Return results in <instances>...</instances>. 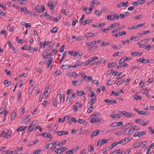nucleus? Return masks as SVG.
<instances>
[{"mask_svg": "<svg viewBox=\"0 0 154 154\" xmlns=\"http://www.w3.org/2000/svg\"><path fill=\"white\" fill-rule=\"evenodd\" d=\"M140 129L139 128H137V126L135 125L131 127L130 130H129L127 134L126 135L127 136H129L131 134V133L133 132V131H134V130H136V131H140Z\"/></svg>", "mask_w": 154, "mask_h": 154, "instance_id": "nucleus-1", "label": "nucleus"}, {"mask_svg": "<svg viewBox=\"0 0 154 154\" xmlns=\"http://www.w3.org/2000/svg\"><path fill=\"white\" fill-rule=\"evenodd\" d=\"M42 136L44 137L49 138L51 139L52 137V136L51 134L48 133H42L39 134V136Z\"/></svg>", "mask_w": 154, "mask_h": 154, "instance_id": "nucleus-2", "label": "nucleus"}, {"mask_svg": "<svg viewBox=\"0 0 154 154\" xmlns=\"http://www.w3.org/2000/svg\"><path fill=\"white\" fill-rule=\"evenodd\" d=\"M67 148L66 147H63L60 148L59 149H58L55 151L56 153L58 154H60L63 152L64 151L66 150Z\"/></svg>", "mask_w": 154, "mask_h": 154, "instance_id": "nucleus-3", "label": "nucleus"}, {"mask_svg": "<svg viewBox=\"0 0 154 154\" xmlns=\"http://www.w3.org/2000/svg\"><path fill=\"white\" fill-rule=\"evenodd\" d=\"M122 93L123 94L124 93V92L122 89H120L117 92H116L112 91V92L111 95H112V94H113L114 96H118L120 94Z\"/></svg>", "mask_w": 154, "mask_h": 154, "instance_id": "nucleus-4", "label": "nucleus"}, {"mask_svg": "<svg viewBox=\"0 0 154 154\" xmlns=\"http://www.w3.org/2000/svg\"><path fill=\"white\" fill-rule=\"evenodd\" d=\"M121 113L127 117H128L131 116H132L131 117L134 116V115L131 114L129 112H126L125 111H122L121 112Z\"/></svg>", "mask_w": 154, "mask_h": 154, "instance_id": "nucleus-5", "label": "nucleus"}, {"mask_svg": "<svg viewBox=\"0 0 154 154\" xmlns=\"http://www.w3.org/2000/svg\"><path fill=\"white\" fill-rule=\"evenodd\" d=\"M122 122H113L110 125V127H116L118 126L122 125Z\"/></svg>", "mask_w": 154, "mask_h": 154, "instance_id": "nucleus-6", "label": "nucleus"}, {"mask_svg": "<svg viewBox=\"0 0 154 154\" xmlns=\"http://www.w3.org/2000/svg\"><path fill=\"white\" fill-rule=\"evenodd\" d=\"M104 101L109 105L111 104L112 103L116 104L117 102V101L114 100H110L109 99H106Z\"/></svg>", "mask_w": 154, "mask_h": 154, "instance_id": "nucleus-7", "label": "nucleus"}, {"mask_svg": "<svg viewBox=\"0 0 154 154\" xmlns=\"http://www.w3.org/2000/svg\"><path fill=\"white\" fill-rule=\"evenodd\" d=\"M95 34L93 32H90L86 34L85 35V37H87V39L94 37Z\"/></svg>", "mask_w": 154, "mask_h": 154, "instance_id": "nucleus-8", "label": "nucleus"}, {"mask_svg": "<svg viewBox=\"0 0 154 154\" xmlns=\"http://www.w3.org/2000/svg\"><path fill=\"white\" fill-rule=\"evenodd\" d=\"M57 133L58 135L60 136L68 134V132L66 131H58L57 132Z\"/></svg>", "mask_w": 154, "mask_h": 154, "instance_id": "nucleus-9", "label": "nucleus"}, {"mask_svg": "<svg viewBox=\"0 0 154 154\" xmlns=\"http://www.w3.org/2000/svg\"><path fill=\"white\" fill-rule=\"evenodd\" d=\"M78 52H75L73 51H69L68 54L71 56H73L75 57H76L77 56L78 54Z\"/></svg>", "mask_w": 154, "mask_h": 154, "instance_id": "nucleus-10", "label": "nucleus"}, {"mask_svg": "<svg viewBox=\"0 0 154 154\" xmlns=\"http://www.w3.org/2000/svg\"><path fill=\"white\" fill-rule=\"evenodd\" d=\"M133 125L132 123H129L125 124L122 127V129L123 130H126L131 125Z\"/></svg>", "mask_w": 154, "mask_h": 154, "instance_id": "nucleus-11", "label": "nucleus"}, {"mask_svg": "<svg viewBox=\"0 0 154 154\" xmlns=\"http://www.w3.org/2000/svg\"><path fill=\"white\" fill-rule=\"evenodd\" d=\"M141 147V143L140 142L134 144L132 146V149H134L137 147L140 148Z\"/></svg>", "mask_w": 154, "mask_h": 154, "instance_id": "nucleus-12", "label": "nucleus"}, {"mask_svg": "<svg viewBox=\"0 0 154 154\" xmlns=\"http://www.w3.org/2000/svg\"><path fill=\"white\" fill-rule=\"evenodd\" d=\"M101 119L99 117H97L95 119H92L91 120V122L93 123V122L97 123L100 122Z\"/></svg>", "mask_w": 154, "mask_h": 154, "instance_id": "nucleus-13", "label": "nucleus"}, {"mask_svg": "<svg viewBox=\"0 0 154 154\" xmlns=\"http://www.w3.org/2000/svg\"><path fill=\"white\" fill-rule=\"evenodd\" d=\"M100 132V131L99 130H96L91 134V137L92 138L96 136Z\"/></svg>", "mask_w": 154, "mask_h": 154, "instance_id": "nucleus-14", "label": "nucleus"}, {"mask_svg": "<svg viewBox=\"0 0 154 154\" xmlns=\"http://www.w3.org/2000/svg\"><path fill=\"white\" fill-rule=\"evenodd\" d=\"M135 122L136 123H139L141 125L143 126L144 125V122L142 119H138L135 120Z\"/></svg>", "mask_w": 154, "mask_h": 154, "instance_id": "nucleus-15", "label": "nucleus"}, {"mask_svg": "<svg viewBox=\"0 0 154 154\" xmlns=\"http://www.w3.org/2000/svg\"><path fill=\"white\" fill-rule=\"evenodd\" d=\"M78 122L79 124H82L84 125H86L87 124V122L85 120L83 119H79Z\"/></svg>", "mask_w": 154, "mask_h": 154, "instance_id": "nucleus-16", "label": "nucleus"}, {"mask_svg": "<svg viewBox=\"0 0 154 154\" xmlns=\"http://www.w3.org/2000/svg\"><path fill=\"white\" fill-rule=\"evenodd\" d=\"M107 140L106 139H104L98 141V143H100V145H102L105 143H107Z\"/></svg>", "mask_w": 154, "mask_h": 154, "instance_id": "nucleus-17", "label": "nucleus"}, {"mask_svg": "<svg viewBox=\"0 0 154 154\" xmlns=\"http://www.w3.org/2000/svg\"><path fill=\"white\" fill-rule=\"evenodd\" d=\"M30 115H28V116H27L26 118L25 119H23L22 120H23V121L24 122H29L30 121Z\"/></svg>", "mask_w": 154, "mask_h": 154, "instance_id": "nucleus-18", "label": "nucleus"}, {"mask_svg": "<svg viewBox=\"0 0 154 154\" xmlns=\"http://www.w3.org/2000/svg\"><path fill=\"white\" fill-rule=\"evenodd\" d=\"M67 54L66 52H64L63 54V57L60 59V63L64 59L66 58V54Z\"/></svg>", "mask_w": 154, "mask_h": 154, "instance_id": "nucleus-19", "label": "nucleus"}, {"mask_svg": "<svg viewBox=\"0 0 154 154\" xmlns=\"http://www.w3.org/2000/svg\"><path fill=\"white\" fill-rule=\"evenodd\" d=\"M69 116H66L64 117L63 119H62L61 118H59L58 120V122H64L66 120L68 119L69 118Z\"/></svg>", "mask_w": 154, "mask_h": 154, "instance_id": "nucleus-20", "label": "nucleus"}, {"mask_svg": "<svg viewBox=\"0 0 154 154\" xmlns=\"http://www.w3.org/2000/svg\"><path fill=\"white\" fill-rule=\"evenodd\" d=\"M144 92L143 94H145L146 96L147 97H149L150 96V94L149 93L148 90L146 89L145 88V89H143Z\"/></svg>", "mask_w": 154, "mask_h": 154, "instance_id": "nucleus-21", "label": "nucleus"}, {"mask_svg": "<svg viewBox=\"0 0 154 154\" xmlns=\"http://www.w3.org/2000/svg\"><path fill=\"white\" fill-rule=\"evenodd\" d=\"M92 22V20H88L84 21L82 22V24L83 25H85L87 24H89Z\"/></svg>", "mask_w": 154, "mask_h": 154, "instance_id": "nucleus-22", "label": "nucleus"}, {"mask_svg": "<svg viewBox=\"0 0 154 154\" xmlns=\"http://www.w3.org/2000/svg\"><path fill=\"white\" fill-rule=\"evenodd\" d=\"M96 43V41H93L92 42H86L85 43V44L86 45H88V46H91L92 45H94V44H95Z\"/></svg>", "mask_w": 154, "mask_h": 154, "instance_id": "nucleus-23", "label": "nucleus"}, {"mask_svg": "<svg viewBox=\"0 0 154 154\" xmlns=\"http://www.w3.org/2000/svg\"><path fill=\"white\" fill-rule=\"evenodd\" d=\"M21 24L22 25L25 26L26 27H30L31 26V23H27L25 22H22L21 23Z\"/></svg>", "mask_w": 154, "mask_h": 154, "instance_id": "nucleus-24", "label": "nucleus"}, {"mask_svg": "<svg viewBox=\"0 0 154 154\" xmlns=\"http://www.w3.org/2000/svg\"><path fill=\"white\" fill-rule=\"evenodd\" d=\"M121 115H119V114H115L113 115H110V116L112 119L115 118L117 117H118V118H119L120 117Z\"/></svg>", "mask_w": 154, "mask_h": 154, "instance_id": "nucleus-25", "label": "nucleus"}, {"mask_svg": "<svg viewBox=\"0 0 154 154\" xmlns=\"http://www.w3.org/2000/svg\"><path fill=\"white\" fill-rule=\"evenodd\" d=\"M61 68L64 70H68L69 69V68L68 67V66L67 65H62L61 66Z\"/></svg>", "mask_w": 154, "mask_h": 154, "instance_id": "nucleus-26", "label": "nucleus"}, {"mask_svg": "<svg viewBox=\"0 0 154 154\" xmlns=\"http://www.w3.org/2000/svg\"><path fill=\"white\" fill-rule=\"evenodd\" d=\"M77 95L79 96H80L84 94H86L85 92L81 91H78L77 92Z\"/></svg>", "mask_w": 154, "mask_h": 154, "instance_id": "nucleus-27", "label": "nucleus"}, {"mask_svg": "<svg viewBox=\"0 0 154 154\" xmlns=\"http://www.w3.org/2000/svg\"><path fill=\"white\" fill-rule=\"evenodd\" d=\"M113 17V15H108L107 17V19L109 20H114V19Z\"/></svg>", "mask_w": 154, "mask_h": 154, "instance_id": "nucleus-28", "label": "nucleus"}, {"mask_svg": "<svg viewBox=\"0 0 154 154\" xmlns=\"http://www.w3.org/2000/svg\"><path fill=\"white\" fill-rule=\"evenodd\" d=\"M16 112L15 111H14L13 113L11 115V120H12L15 118L16 117Z\"/></svg>", "mask_w": 154, "mask_h": 154, "instance_id": "nucleus-29", "label": "nucleus"}, {"mask_svg": "<svg viewBox=\"0 0 154 154\" xmlns=\"http://www.w3.org/2000/svg\"><path fill=\"white\" fill-rule=\"evenodd\" d=\"M139 40V38L137 36H132L130 38V40L131 41L132 40H134V41H137Z\"/></svg>", "mask_w": 154, "mask_h": 154, "instance_id": "nucleus-30", "label": "nucleus"}, {"mask_svg": "<svg viewBox=\"0 0 154 154\" xmlns=\"http://www.w3.org/2000/svg\"><path fill=\"white\" fill-rule=\"evenodd\" d=\"M118 144H125L126 143V138H124L123 139H122V140H120L119 142H118Z\"/></svg>", "mask_w": 154, "mask_h": 154, "instance_id": "nucleus-31", "label": "nucleus"}, {"mask_svg": "<svg viewBox=\"0 0 154 154\" xmlns=\"http://www.w3.org/2000/svg\"><path fill=\"white\" fill-rule=\"evenodd\" d=\"M137 61L138 62H141L142 63H146V60L143 58H141L137 60Z\"/></svg>", "mask_w": 154, "mask_h": 154, "instance_id": "nucleus-32", "label": "nucleus"}, {"mask_svg": "<svg viewBox=\"0 0 154 154\" xmlns=\"http://www.w3.org/2000/svg\"><path fill=\"white\" fill-rule=\"evenodd\" d=\"M120 23H114V24H111L110 26V28H113L116 27V26H117L120 25Z\"/></svg>", "mask_w": 154, "mask_h": 154, "instance_id": "nucleus-33", "label": "nucleus"}, {"mask_svg": "<svg viewBox=\"0 0 154 154\" xmlns=\"http://www.w3.org/2000/svg\"><path fill=\"white\" fill-rule=\"evenodd\" d=\"M83 64V62L81 61L78 60L76 63V65H77V66H81Z\"/></svg>", "mask_w": 154, "mask_h": 154, "instance_id": "nucleus-34", "label": "nucleus"}, {"mask_svg": "<svg viewBox=\"0 0 154 154\" xmlns=\"http://www.w3.org/2000/svg\"><path fill=\"white\" fill-rule=\"evenodd\" d=\"M94 12L95 14L98 16L102 14V11L100 12L99 11L97 10H95Z\"/></svg>", "mask_w": 154, "mask_h": 154, "instance_id": "nucleus-35", "label": "nucleus"}, {"mask_svg": "<svg viewBox=\"0 0 154 154\" xmlns=\"http://www.w3.org/2000/svg\"><path fill=\"white\" fill-rule=\"evenodd\" d=\"M7 29L10 31H12L13 30L14 28L13 26H11V25L8 24L7 26Z\"/></svg>", "mask_w": 154, "mask_h": 154, "instance_id": "nucleus-36", "label": "nucleus"}, {"mask_svg": "<svg viewBox=\"0 0 154 154\" xmlns=\"http://www.w3.org/2000/svg\"><path fill=\"white\" fill-rule=\"evenodd\" d=\"M57 28L56 27L53 28L52 29L50 30V32H51L56 33L57 32Z\"/></svg>", "mask_w": 154, "mask_h": 154, "instance_id": "nucleus-37", "label": "nucleus"}, {"mask_svg": "<svg viewBox=\"0 0 154 154\" xmlns=\"http://www.w3.org/2000/svg\"><path fill=\"white\" fill-rule=\"evenodd\" d=\"M128 66V64L126 63H125L124 64H123L122 65L121 64H120V65L117 67V68L118 69H119L120 68H121L122 67H127Z\"/></svg>", "mask_w": 154, "mask_h": 154, "instance_id": "nucleus-38", "label": "nucleus"}, {"mask_svg": "<svg viewBox=\"0 0 154 154\" xmlns=\"http://www.w3.org/2000/svg\"><path fill=\"white\" fill-rule=\"evenodd\" d=\"M71 74L72 76L74 78H76L78 75L76 72L74 71L72 72Z\"/></svg>", "mask_w": 154, "mask_h": 154, "instance_id": "nucleus-39", "label": "nucleus"}, {"mask_svg": "<svg viewBox=\"0 0 154 154\" xmlns=\"http://www.w3.org/2000/svg\"><path fill=\"white\" fill-rule=\"evenodd\" d=\"M3 106L2 107L1 109V110H2V111H3V112H4L6 108V103H3Z\"/></svg>", "mask_w": 154, "mask_h": 154, "instance_id": "nucleus-40", "label": "nucleus"}, {"mask_svg": "<svg viewBox=\"0 0 154 154\" xmlns=\"http://www.w3.org/2000/svg\"><path fill=\"white\" fill-rule=\"evenodd\" d=\"M113 15L114 19H116V20H118L119 19V16L118 14L116 13H114Z\"/></svg>", "mask_w": 154, "mask_h": 154, "instance_id": "nucleus-41", "label": "nucleus"}, {"mask_svg": "<svg viewBox=\"0 0 154 154\" xmlns=\"http://www.w3.org/2000/svg\"><path fill=\"white\" fill-rule=\"evenodd\" d=\"M95 98H94V99H92L90 100L88 102L89 104L90 105H92L95 103Z\"/></svg>", "mask_w": 154, "mask_h": 154, "instance_id": "nucleus-42", "label": "nucleus"}, {"mask_svg": "<svg viewBox=\"0 0 154 154\" xmlns=\"http://www.w3.org/2000/svg\"><path fill=\"white\" fill-rule=\"evenodd\" d=\"M134 99L136 100H140L142 98L141 96H139L137 95H134Z\"/></svg>", "mask_w": 154, "mask_h": 154, "instance_id": "nucleus-43", "label": "nucleus"}, {"mask_svg": "<svg viewBox=\"0 0 154 154\" xmlns=\"http://www.w3.org/2000/svg\"><path fill=\"white\" fill-rule=\"evenodd\" d=\"M53 104L54 106H56L57 105V101L55 98L54 97L53 99Z\"/></svg>", "mask_w": 154, "mask_h": 154, "instance_id": "nucleus-44", "label": "nucleus"}, {"mask_svg": "<svg viewBox=\"0 0 154 154\" xmlns=\"http://www.w3.org/2000/svg\"><path fill=\"white\" fill-rule=\"evenodd\" d=\"M2 136H3L4 138H8V134L7 133H5L4 132H3V133L1 134Z\"/></svg>", "mask_w": 154, "mask_h": 154, "instance_id": "nucleus-45", "label": "nucleus"}, {"mask_svg": "<svg viewBox=\"0 0 154 154\" xmlns=\"http://www.w3.org/2000/svg\"><path fill=\"white\" fill-rule=\"evenodd\" d=\"M21 10L22 12L23 11L25 13H26L28 11L26 8L25 7L21 8Z\"/></svg>", "mask_w": 154, "mask_h": 154, "instance_id": "nucleus-46", "label": "nucleus"}, {"mask_svg": "<svg viewBox=\"0 0 154 154\" xmlns=\"http://www.w3.org/2000/svg\"><path fill=\"white\" fill-rule=\"evenodd\" d=\"M139 137H142L143 135L146 134V133L145 131H140V132H139Z\"/></svg>", "mask_w": 154, "mask_h": 154, "instance_id": "nucleus-47", "label": "nucleus"}, {"mask_svg": "<svg viewBox=\"0 0 154 154\" xmlns=\"http://www.w3.org/2000/svg\"><path fill=\"white\" fill-rule=\"evenodd\" d=\"M149 131L150 133L152 134H154V129H153L151 127L149 128Z\"/></svg>", "mask_w": 154, "mask_h": 154, "instance_id": "nucleus-48", "label": "nucleus"}, {"mask_svg": "<svg viewBox=\"0 0 154 154\" xmlns=\"http://www.w3.org/2000/svg\"><path fill=\"white\" fill-rule=\"evenodd\" d=\"M118 35L119 36H122L124 35H126V34L125 31H122L118 32Z\"/></svg>", "mask_w": 154, "mask_h": 154, "instance_id": "nucleus-49", "label": "nucleus"}, {"mask_svg": "<svg viewBox=\"0 0 154 154\" xmlns=\"http://www.w3.org/2000/svg\"><path fill=\"white\" fill-rule=\"evenodd\" d=\"M139 52L138 51H136L134 52H132L131 53V55L132 56L134 57L135 56H138V54Z\"/></svg>", "mask_w": 154, "mask_h": 154, "instance_id": "nucleus-50", "label": "nucleus"}, {"mask_svg": "<svg viewBox=\"0 0 154 154\" xmlns=\"http://www.w3.org/2000/svg\"><path fill=\"white\" fill-rule=\"evenodd\" d=\"M111 29V28H110V26L107 28H106L104 29H102V31L104 32H105L106 31H108Z\"/></svg>", "mask_w": 154, "mask_h": 154, "instance_id": "nucleus-51", "label": "nucleus"}, {"mask_svg": "<svg viewBox=\"0 0 154 154\" xmlns=\"http://www.w3.org/2000/svg\"><path fill=\"white\" fill-rule=\"evenodd\" d=\"M150 45H147L145 47V46H143V48L145 49H148V50H149L150 48Z\"/></svg>", "mask_w": 154, "mask_h": 154, "instance_id": "nucleus-52", "label": "nucleus"}, {"mask_svg": "<svg viewBox=\"0 0 154 154\" xmlns=\"http://www.w3.org/2000/svg\"><path fill=\"white\" fill-rule=\"evenodd\" d=\"M98 58V57H92L91 58H90L89 59V60H90V61H91H91L93 60H96Z\"/></svg>", "mask_w": 154, "mask_h": 154, "instance_id": "nucleus-53", "label": "nucleus"}, {"mask_svg": "<svg viewBox=\"0 0 154 154\" xmlns=\"http://www.w3.org/2000/svg\"><path fill=\"white\" fill-rule=\"evenodd\" d=\"M101 23H98L96 24H93L92 26L94 27H100L101 26Z\"/></svg>", "mask_w": 154, "mask_h": 154, "instance_id": "nucleus-54", "label": "nucleus"}, {"mask_svg": "<svg viewBox=\"0 0 154 154\" xmlns=\"http://www.w3.org/2000/svg\"><path fill=\"white\" fill-rule=\"evenodd\" d=\"M83 81V79L82 78H79L78 80L75 81H76V82L77 84H79L80 83L79 82H82Z\"/></svg>", "mask_w": 154, "mask_h": 154, "instance_id": "nucleus-55", "label": "nucleus"}, {"mask_svg": "<svg viewBox=\"0 0 154 154\" xmlns=\"http://www.w3.org/2000/svg\"><path fill=\"white\" fill-rule=\"evenodd\" d=\"M122 6H124V7H126V6L128 4V1H126L125 2H122Z\"/></svg>", "mask_w": 154, "mask_h": 154, "instance_id": "nucleus-56", "label": "nucleus"}, {"mask_svg": "<svg viewBox=\"0 0 154 154\" xmlns=\"http://www.w3.org/2000/svg\"><path fill=\"white\" fill-rule=\"evenodd\" d=\"M89 8H88L85 6L83 7V10L87 13H89L90 12H88V11H89Z\"/></svg>", "mask_w": 154, "mask_h": 154, "instance_id": "nucleus-57", "label": "nucleus"}, {"mask_svg": "<svg viewBox=\"0 0 154 154\" xmlns=\"http://www.w3.org/2000/svg\"><path fill=\"white\" fill-rule=\"evenodd\" d=\"M91 97L92 99H94L95 98V100L96 99V97L95 96V94L94 92H92L91 93Z\"/></svg>", "mask_w": 154, "mask_h": 154, "instance_id": "nucleus-58", "label": "nucleus"}, {"mask_svg": "<svg viewBox=\"0 0 154 154\" xmlns=\"http://www.w3.org/2000/svg\"><path fill=\"white\" fill-rule=\"evenodd\" d=\"M65 153L67 154H73L74 152L72 151V150H70L66 151Z\"/></svg>", "mask_w": 154, "mask_h": 154, "instance_id": "nucleus-59", "label": "nucleus"}, {"mask_svg": "<svg viewBox=\"0 0 154 154\" xmlns=\"http://www.w3.org/2000/svg\"><path fill=\"white\" fill-rule=\"evenodd\" d=\"M44 14L45 15V16H46L48 19H50L51 18V17L47 13H44Z\"/></svg>", "mask_w": 154, "mask_h": 154, "instance_id": "nucleus-60", "label": "nucleus"}, {"mask_svg": "<svg viewBox=\"0 0 154 154\" xmlns=\"http://www.w3.org/2000/svg\"><path fill=\"white\" fill-rule=\"evenodd\" d=\"M99 81L97 80H94L93 82V83L96 85L97 86H98L99 85Z\"/></svg>", "mask_w": 154, "mask_h": 154, "instance_id": "nucleus-61", "label": "nucleus"}, {"mask_svg": "<svg viewBox=\"0 0 154 154\" xmlns=\"http://www.w3.org/2000/svg\"><path fill=\"white\" fill-rule=\"evenodd\" d=\"M117 65V64L115 62H112L110 64V66L109 67V68H111L115 66V65L116 66Z\"/></svg>", "mask_w": 154, "mask_h": 154, "instance_id": "nucleus-62", "label": "nucleus"}, {"mask_svg": "<svg viewBox=\"0 0 154 154\" xmlns=\"http://www.w3.org/2000/svg\"><path fill=\"white\" fill-rule=\"evenodd\" d=\"M93 106H91L90 107H89L87 111V112H91L93 108Z\"/></svg>", "mask_w": 154, "mask_h": 154, "instance_id": "nucleus-63", "label": "nucleus"}, {"mask_svg": "<svg viewBox=\"0 0 154 154\" xmlns=\"http://www.w3.org/2000/svg\"><path fill=\"white\" fill-rule=\"evenodd\" d=\"M41 151V149H37L36 150H35L34 152H33V154H38L39 152H40Z\"/></svg>", "mask_w": 154, "mask_h": 154, "instance_id": "nucleus-64", "label": "nucleus"}]
</instances>
